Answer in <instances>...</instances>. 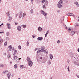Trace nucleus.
Wrapping results in <instances>:
<instances>
[{"label":"nucleus","mask_w":79,"mask_h":79,"mask_svg":"<svg viewBox=\"0 0 79 79\" xmlns=\"http://www.w3.org/2000/svg\"><path fill=\"white\" fill-rule=\"evenodd\" d=\"M45 2V0H42L41 2L42 3H44Z\"/></svg>","instance_id":"45"},{"label":"nucleus","mask_w":79,"mask_h":79,"mask_svg":"<svg viewBox=\"0 0 79 79\" xmlns=\"http://www.w3.org/2000/svg\"><path fill=\"white\" fill-rule=\"evenodd\" d=\"M2 25H3V23H2V24L0 25V27H1V26H2Z\"/></svg>","instance_id":"58"},{"label":"nucleus","mask_w":79,"mask_h":79,"mask_svg":"<svg viewBox=\"0 0 79 79\" xmlns=\"http://www.w3.org/2000/svg\"><path fill=\"white\" fill-rule=\"evenodd\" d=\"M6 34L7 36H8V35H10V33H9L8 32H7L6 33Z\"/></svg>","instance_id":"31"},{"label":"nucleus","mask_w":79,"mask_h":79,"mask_svg":"<svg viewBox=\"0 0 79 79\" xmlns=\"http://www.w3.org/2000/svg\"><path fill=\"white\" fill-rule=\"evenodd\" d=\"M49 32H50V31H49V30L47 31V32L45 34V37H46L47 36V35L48 34Z\"/></svg>","instance_id":"15"},{"label":"nucleus","mask_w":79,"mask_h":79,"mask_svg":"<svg viewBox=\"0 0 79 79\" xmlns=\"http://www.w3.org/2000/svg\"><path fill=\"white\" fill-rule=\"evenodd\" d=\"M50 57L51 58V59H52L53 58V55H52V54H50Z\"/></svg>","instance_id":"27"},{"label":"nucleus","mask_w":79,"mask_h":79,"mask_svg":"<svg viewBox=\"0 0 79 79\" xmlns=\"http://www.w3.org/2000/svg\"><path fill=\"white\" fill-rule=\"evenodd\" d=\"M48 2L47 0H46L45 1V2L44 3V5L47 6L48 5Z\"/></svg>","instance_id":"14"},{"label":"nucleus","mask_w":79,"mask_h":79,"mask_svg":"<svg viewBox=\"0 0 79 79\" xmlns=\"http://www.w3.org/2000/svg\"><path fill=\"white\" fill-rule=\"evenodd\" d=\"M19 61L18 59H16V60H15V62H16L17 63H18V62H19Z\"/></svg>","instance_id":"44"},{"label":"nucleus","mask_w":79,"mask_h":79,"mask_svg":"<svg viewBox=\"0 0 79 79\" xmlns=\"http://www.w3.org/2000/svg\"><path fill=\"white\" fill-rule=\"evenodd\" d=\"M67 69H68V71H69L70 70H69V66L67 68Z\"/></svg>","instance_id":"46"},{"label":"nucleus","mask_w":79,"mask_h":79,"mask_svg":"<svg viewBox=\"0 0 79 79\" xmlns=\"http://www.w3.org/2000/svg\"><path fill=\"white\" fill-rule=\"evenodd\" d=\"M17 30L19 31H21V27L20 26H18L17 27Z\"/></svg>","instance_id":"6"},{"label":"nucleus","mask_w":79,"mask_h":79,"mask_svg":"<svg viewBox=\"0 0 79 79\" xmlns=\"http://www.w3.org/2000/svg\"><path fill=\"white\" fill-rule=\"evenodd\" d=\"M31 3H32V4H33V3L34 2V0H31Z\"/></svg>","instance_id":"55"},{"label":"nucleus","mask_w":79,"mask_h":79,"mask_svg":"<svg viewBox=\"0 0 79 79\" xmlns=\"http://www.w3.org/2000/svg\"><path fill=\"white\" fill-rule=\"evenodd\" d=\"M26 44H27V47H28V46H29V43L28 42V41H27Z\"/></svg>","instance_id":"42"},{"label":"nucleus","mask_w":79,"mask_h":79,"mask_svg":"<svg viewBox=\"0 0 79 79\" xmlns=\"http://www.w3.org/2000/svg\"><path fill=\"white\" fill-rule=\"evenodd\" d=\"M18 54V51L17 50H15L14 53L13 55H17Z\"/></svg>","instance_id":"7"},{"label":"nucleus","mask_w":79,"mask_h":79,"mask_svg":"<svg viewBox=\"0 0 79 79\" xmlns=\"http://www.w3.org/2000/svg\"><path fill=\"white\" fill-rule=\"evenodd\" d=\"M10 75H11V73H9L7 74V76L8 79H10Z\"/></svg>","instance_id":"9"},{"label":"nucleus","mask_w":79,"mask_h":79,"mask_svg":"<svg viewBox=\"0 0 79 79\" xmlns=\"http://www.w3.org/2000/svg\"><path fill=\"white\" fill-rule=\"evenodd\" d=\"M79 24L78 23H76L75 24V27H76V26H79Z\"/></svg>","instance_id":"21"},{"label":"nucleus","mask_w":79,"mask_h":79,"mask_svg":"<svg viewBox=\"0 0 79 79\" xmlns=\"http://www.w3.org/2000/svg\"><path fill=\"white\" fill-rule=\"evenodd\" d=\"M38 31H42V28L41 27H39L38 28Z\"/></svg>","instance_id":"17"},{"label":"nucleus","mask_w":79,"mask_h":79,"mask_svg":"<svg viewBox=\"0 0 79 79\" xmlns=\"http://www.w3.org/2000/svg\"><path fill=\"white\" fill-rule=\"evenodd\" d=\"M6 39L7 40H10V38L8 37H7L6 38Z\"/></svg>","instance_id":"47"},{"label":"nucleus","mask_w":79,"mask_h":79,"mask_svg":"<svg viewBox=\"0 0 79 79\" xmlns=\"http://www.w3.org/2000/svg\"><path fill=\"white\" fill-rule=\"evenodd\" d=\"M22 27H23V28H25V27H26V25H22Z\"/></svg>","instance_id":"33"},{"label":"nucleus","mask_w":79,"mask_h":79,"mask_svg":"<svg viewBox=\"0 0 79 79\" xmlns=\"http://www.w3.org/2000/svg\"><path fill=\"white\" fill-rule=\"evenodd\" d=\"M70 15L69 16H74V14L73 13H69Z\"/></svg>","instance_id":"39"},{"label":"nucleus","mask_w":79,"mask_h":79,"mask_svg":"<svg viewBox=\"0 0 79 79\" xmlns=\"http://www.w3.org/2000/svg\"><path fill=\"white\" fill-rule=\"evenodd\" d=\"M18 58V56H15L14 57H13L14 60H16L17 59V58Z\"/></svg>","instance_id":"16"},{"label":"nucleus","mask_w":79,"mask_h":79,"mask_svg":"<svg viewBox=\"0 0 79 79\" xmlns=\"http://www.w3.org/2000/svg\"><path fill=\"white\" fill-rule=\"evenodd\" d=\"M18 48H19V50H21V46L19 45L18 46Z\"/></svg>","instance_id":"41"},{"label":"nucleus","mask_w":79,"mask_h":79,"mask_svg":"<svg viewBox=\"0 0 79 79\" xmlns=\"http://www.w3.org/2000/svg\"><path fill=\"white\" fill-rule=\"evenodd\" d=\"M0 66L1 68H3V67H4V65L3 64H0Z\"/></svg>","instance_id":"34"},{"label":"nucleus","mask_w":79,"mask_h":79,"mask_svg":"<svg viewBox=\"0 0 79 79\" xmlns=\"http://www.w3.org/2000/svg\"><path fill=\"white\" fill-rule=\"evenodd\" d=\"M72 31H73V29H72L71 28H70L68 30V32L69 33L71 32H72Z\"/></svg>","instance_id":"11"},{"label":"nucleus","mask_w":79,"mask_h":79,"mask_svg":"<svg viewBox=\"0 0 79 79\" xmlns=\"http://www.w3.org/2000/svg\"><path fill=\"white\" fill-rule=\"evenodd\" d=\"M30 13H31V14L33 13V9H31L30 10Z\"/></svg>","instance_id":"32"},{"label":"nucleus","mask_w":79,"mask_h":79,"mask_svg":"<svg viewBox=\"0 0 79 79\" xmlns=\"http://www.w3.org/2000/svg\"><path fill=\"white\" fill-rule=\"evenodd\" d=\"M8 72V71H5L3 72L2 74H6V73Z\"/></svg>","instance_id":"25"},{"label":"nucleus","mask_w":79,"mask_h":79,"mask_svg":"<svg viewBox=\"0 0 79 79\" xmlns=\"http://www.w3.org/2000/svg\"><path fill=\"white\" fill-rule=\"evenodd\" d=\"M6 14L8 16H10V11H8L7 13H6Z\"/></svg>","instance_id":"24"},{"label":"nucleus","mask_w":79,"mask_h":79,"mask_svg":"<svg viewBox=\"0 0 79 79\" xmlns=\"http://www.w3.org/2000/svg\"><path fill=\"white\" fill-rule=\"evenodd\" d=\"M45 6H47L46 5H45V4H44L43 6V8H44V9H46V7H45Z\"/></svg>","instance_id":"28"},{"label":"nucleus","mask_w":79,"mask_h":79,"mask_svg":"<svg viewBox=\"0 0 79 79\" xmlns=\"http://www.w3.org/2000/svg\"><path fill=\"white\" fill-rule=\"evenodd\" d=\"M50 79H52V77H50Z\"/></svg>","instance_id":"63"},{"label":"nucleus","mask_w":79,"mask_h":79,"mask_svg":"<svg viewBox=\"0 0 79 79\" xmlns=\"http://www.w3.org/2000/svg\"><path fill=\"white\" fill-rule=\"evenodd\" d=\"M57 7L59 8H61L62 7V5H61V4L58 3L57 4Z\"/></svg>","instance_id":"4"},{"label":"nucleus","mask_w":79,"mask_h":79,"mask_svg":"<svg viewBox=\"0 0 79 79\" xmlns=\"http://www.w3.org/2000/svg\"><path fill=\"white\" fill-rule=\"evenodd\" d=\"M41 11L43 12V13H45L44 10H41Z\"/></svg>","instance_id":"60"},{"label":"nucleus","mask_w":79,"mask_h":79,"mask_svg":"<svg viewBox=\"0 0 79 79\" xmlns=\"http://www.w3.org/2000/svg\"><path fill=\"white\" fill-rule=\"evenodd\" d=\"M66 15L67 16H69L70 15V14L69 13H68L66 14Z\"/></svg>","instance_id":"48"},{"label":"nucleus","mask_w":79,"mask_h":79,"mask_svg":"<svg viewBox=\"0 0 79 79\" xmlns=\"http://www.w3.org/2000/svg\"><path fill=\"white\" fill-rule=\"evenodd\" d=\"M71 57L74 64L79 66V56L77 54H73Z\"/></svg>","instance_id":"1"},{"label":"nucleus","mask_w":79,"mask_h":79,"mask_svg":"<svg viewBox=\"0 0 79 79\" xmlns=\"http://www.w3.org/2000/svg\"><path fill=\"white\" fill-rule=\"evenodd\" d=\"M64 17H63L61 18V23H62V22L64 21Z\"/></svg>","instance_id":"18"},{"label":"nucleus","mask_w":79,"mask_h":79,"mask_svg":"<svg viewBox=\"0 0 79 79\" xmlns=\"http://www.w3.org/2000/svg\"><path fill=\"white\" fill-rule=\"evenodd\" d=\"M45 53H47V54H48V51H47V50H44V51Z\"/></svg>","instance_id":"22"},{"label":"nucleus","mask_w":79,"mask_h":79,"mask_svg":"<svg viewBox=\"0 0 79 79\" xmlns=\"http://www.w3.org/2000/svg\"><path fill=\"white\" fill-rule=\"evenodd\" d=\"M25 15H26V14H25V13L23 14V17H24V16H25Z\"/></svg>","instance_id":"52"},{"label":"nucleus","mask_w":79,"mask_h":79,"mask_svg":"<svg viewBox=\"0 0 79 79\" xmlns=\"http://www.w3.org/2000/svg\"><path fill=\"white\" fill-rule=\"evenodd\" d=\"M64 26L65 28V29H67V27L66 26V25L64 24Z\"/></svg>","instance_id":"40"},{"label":"nucleus","mask_w":79,"mask_h":79,"mask_svg":"<svg viewBox=\"0 0 79 79\" xmlns=\"http://www.w3.org/2000/svg\"><path fill=\"white\" fill-rule=\"evenodd\" d=\"M17 64H15L14 65V67L16 69V68H17Z\"/></svg>","instance_id":"35"},{"label":"nucleus","mask_w":79,"mask_h":79,"mask_svg":"<svg viewBox=\"0 0 79 79\" xmlns=\"http://www.w3.org/2000/svg\"><path fill=\"white\" fill-rule=\"evenodd\" d=\"M39 52H40V50H38L37 52V53H39Z\"/></svg>","instance_id":"53"},{"label":"nucleus","mask_w":79,"mask_h":79,"mask_svg":"<svg viewBox=\"0 0 79 79\" xmlns=\"http://www.w3.org/2000/svg\"><path fill=\"white\" fill-rule=\"evenodd\" d=\"M20 66L22 68H24V69L25 68V67H24V66L23 65H20Z\"/></svg>","instance_id":"30"},{"label":"nucleus","mask_w":79,"mask_h":79,"mask_svg":"<svg viewBox=\"0 0 79 79\" xmlns=\"http://www.w3.org/2000/svg\"><path fill=\"white\" fill-rule=\"evenodd\" d=\"M57 12L58 13H60V11L59 10H57Z\"/></svg>","instance_id":"56"},{"label":"nucleus","mask_w":79,"mask_h":79,"mask_svg":"<svg viewBox=\"0 0 79 79\" xmlns=\"http://www.w3.org/2000/svg\"><path fill=\"white\" fill-rule=\"evenodd\" d=\"M11 19H12V17H10V16H9V21H10Z\"/></svg>","instance_id":"26"},{"label":"nucleus","mask_w":79,"mask_h":79,"mask_svg":"<svg viewBox=\"0 0 79 79\" xmlns=\"http://www.w3.org/2000/svg\"><path fill=\"white\" fill-rule=\"evenodd\" d=\"M58 3L62 4V3H63V0H60V1L58 2Z\"/></svg>","instance_id":"20"},{"label":"nucleus","mask_w":79,"mask_h":79,"mask_svg":"<svg viewBox=\"0 0 79 79\" xmlns=\"http://www.w3.org/2000/svg\"><path fill=\"white\" fill-rule=\"evenodd\" d=\"M74 3L75 5H76L78 6V3L77 2H74Z\"/></svg>","instance_id":"36"},{"label":"nucleus","mask_w":79,"mask_h":79,"mask_svg":"<svg viewBox=\"0 0 79 79\" xmlns=\"http://www.w3.org/2000/svg\"><path fill=\"white\" fill-rule=\"evenodd\" d=\"M42 39H43V37H39L37 38L38 40L41 41Z\"/></svg>","instance_id":"8"},{"label":"nucleus","mask_w":79,"mask_h":79,"mask_svg":"<svg viewBox=\"0 0 79 79\" xmlns=\"http://www.w3.org/2000/svg\"><path fill=\"white\" fill-rule=\"evenodd\" d=\"M6 45H7V42H6L4 43V46L5 47Z\"/></svg>","instance_id":"38"},{"label":"nucleus","mask_w":79,"mask_h":79,"mask_svg":"<svg viewBox=\"0 0 79 79\" xmlns=\"http://www.w3.org/2000/svg\"><path fill=\"white\" fill-rule=\"evenodd\" d=\"M4 33V32H3V31H2V32H0V34H1V33L2 34H3V33Z\"/></svg>","instance_id":"59"},{"label":"nucleus","mask_w":79,"mask_h":79,"mask_svg":"<svg viewBox=\"0 0 79 79\" xmlns=\"http://www.w3.org/2000/svg\"><path fill=\"white\" fill-rule=\"evenodd\" d=\"M57 44H60V40H58L57 41Z\"/></svg>","instance_id":"50"},{"label":"nucleus","mask_w":79,"mask_h":79,"mask_svg":"<svg viewBox=\"0 0 79 79\" xmlns=\"http://www.w3.org/2000/svg\"><path fill=\"white\" fill-rule=\"evenodd\" d=\"M52 63V62H51L49 61L48 62V64L49 65L50 64Z\"/></svg>","instance_id":"49"},{"label":"nucleus","mask_w":79,"mask_h":79,"mask_svg":"<svg viewBox=\"0 0 79 79\" xmlns=\"http://www.w3.org/2000/svg\"><path fill=\"white\" fill-rule=\"evenodd\" d=\"M44 18L45 19H48V17L46 16Z\"/></svg>","instance_id":"51"},{"label":"nucleus","mask_w":79,"mask_h":79,"mask_svg":"<svg viewBox=\"0 0 79 79\" xmlns=\"http://www.w3.org/2000/svg\"><path fill=\"white\" fill-rule=\"evenodd\" d=\"M7 27H8V29H11V27H10V23H7Z\"/></svg>","instance_id":"10"},{"label":"nucleus","mask_w":79,"mask_h":79,"mask_svg":"<svg viewBox=\"0 0 79 79\" xmlns=\"http://www.w3.org/2000/svg\"><path fill=\"white\" fill-rule=\"evenodd\" d=\"M77 77H78V78H79V75H78V76H77Z\"/></svg>","instance_id":"64"},{"label":"nucleus","mask_w":79,"mask_h":79,"mask_svg":"<svg viewBox=\"0 0 79 79\" xmlns=\"http://www.w3.org/2000/svg\"><path fill=\"white\" fill-rule=\"evenodd\" d=\"M7 56L8 57V59H10V58H11V55L10 54H8L7 55Z\"/></svg>","instance_id":"19"},{"label":"nucleus","mask_w":79,"mask_h":79,"mask_svg":"<svg viewBox=\"0 0 79 79\" xmlns=\"http://www.w3.org/2000/svg\"><path fill=\"white\" fill-rule=\"evenodd\" d=\"M8 48L9 49V51H11V48H12V46H11V45H10L8 46Z\"/></svg>","instance_id":"13"},{"label":"nucleus","mask_w":79,"mask_h":79,"mask_svg":"<svg viewBox=\"0 0 79 79\" xmlns=\"http://www.w3.org/2000/svg\"><path fill=\"white\" fill-rule=\"evenodd\" d=\"M70 61V60L69 59H68L67 60V62L68 63H69Z\"/></svg>","instance_id":"43"},{"label":"nucleus","mask_w":79,"mask_h":79,"mask_svg":"<svg viewBox=\"0 0 79 79\" xmlns=\"http://www.w3.org/2000/svg\"><path fill=\"white\" fill-rule=\"evenodd\" d=\"M3 40L1 38V36H0V45H1V44H2V43H3Z\"/></svg>","instance_id":"5"},{"label":"nucleus","mask_w":79,"mask_h":79,"mask_svg":"<svg viewBox=\"0 0 79 79\" xmlns=\"http://www.w3.org/2000/svg\"><path fill=\"white\" fill-rule=\"evenodd\" d=\"M37 50V48H35V51Z\"/></svg>","instance_id":"61"},{"label":"nucleus","mask_w":79,"mask_h":79,"mask_svg":"<svg viewBox=\"0 0 79 79\" xmlns=\"http://www.w3.org/2000/svg\"><path fill=\"white\" fill-rule=\"evenodd\" d=\"M30 58H29V57H27V60L28 61H29Z\"/></svg>","instance_id":"37"},{"label":"nucleus","mask_w":79,"mask_h":79,"mask_svg":"<svg viewBox=\"0 0 79 79\" xmlns=\"http://www.w3.org/2000/svg\"><path fill=\"white\" fill-rule=\"evenodd\" d=\"M21 17H22V14L20 13L19 15V18H21Z\"/></svg>","instance_id":"29"},{"label":"nucleus","mask_w":79,"mask_h":79,"mask_svg":"<svg viewBox=\"0 0 79 79\" xmlns=\"http://www.w3.org/2000/svg\"><path fill=\"white\" fill-rule=\"evenodd\" d=\"M77 51L78 52H79V48H78L77 50Z\"/></svg>","instance_id":"62"},{"label":"nucleus","mask_w":79,"mask_h":79,"mask_svg":"<svg viewBox=\"0 0 79 79\" xmlns=\"http://www.w3.org/2000/svg\"><path fill=\"white\" fill-rule=\"evenodd\" d=\"M44 46H42L40 48V51L41 52H43L45 50V48H44Z\"/></svg>","instance_id":"2"},{"label":"nucleus","mask_w":79,"mask_h":79,"mask_svg":"<svg viewBox=\"0 0 79 79\" xmlns=\"http://www.w3.org/2000/svg\"><path fill=\"white\" fill-rule=\"evenodd\" d=\"M15 25H17V24H18V23H17L16 22L15 23Z\"/></svg>","instance_id":"57"},{"label":"nucleus","mask_w":79,"mask_h":79,"mask_svg":"<svg viewBox=\"0 0 79 79\" xmlns=\"http://www.w3.org/2000/svg\"><path fill=\"white\" fill-rule=\"evenodd\" d=\"M32 37L34 38V37H35V35H32Z\"/></svg>","instance_id":"54"},{"label":"nucleus","mask_w":79,"mask_h":79,"mask_svg":"<svg viewBox=\"0 0 79 79\" xmlns=\"http://www.w3.org/2000/svg\"><path fill=\"white\" fill-rule=\"evenodd\" d=\"M74 34H75V32L72 31L71 33V35H74Z\"/></svg>","instance_id":"23"},{"label":"nucleus","mask_w":79,"mask_h":79,"mask_svg":"<svg viewBox=\"0 0 79 79\" xmlns=\"http://www.w3.org/2000/svg\"><path fill=\"white\" fill-rule=\"evenodd\" d=\"M28 64L30 66H32V62L29 61L28 62Z\"/></svg>","instance_id":"3"},{"label":"nucleus","mask_w":79,"mask_h":79,"mask_svg":"<svg viewBox=\"0 0 79 79\" xmlns=\"http://www.w3.org/2000/svg\"><path fill=\"white\" fill-rule=\"evenodd\" d=\"M41 14L42 15V14H43V15L44 16H47V15H48L47 13H46L45 12H44V13H41Z\"/></svg>","instance_id":"12"}]
</instances>
